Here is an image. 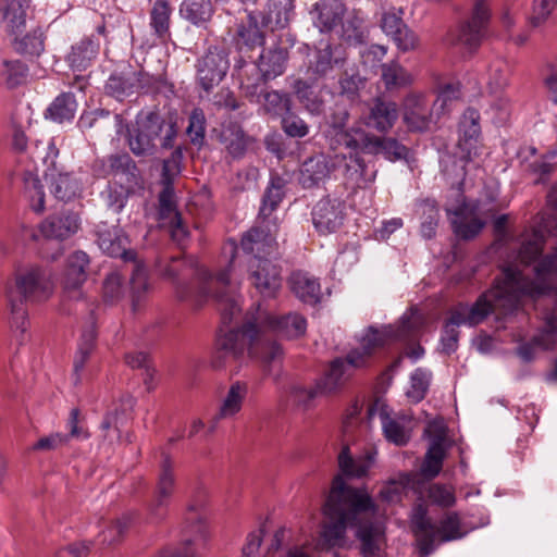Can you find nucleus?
Returning a JSON list of instances; mask_svg holds the SVG:
<instances>
[{
	"label": "nucleus",
	"mask_w": 557,
	"mask_h": 557,
	"mask_svg": "<svg viewBox=\"0 0 557 557\" xmlns=\"http://www.w3.org/2000/svg\"><path fill=\"white\" fill-rule=\"evenodd\" d=\"M228 67L226 52L218 47H210L198 60L197 78L201 88L207 92L211 91L222 82Z\"/></svg>",
	"instance_id": "20"
},
{
	"label": "nucleus",
	"mask_w": 557,
	"mask_h": 557,
	"mask_svg": "<svg viewBox=\"0 0 557 557\" xmlns=\"http://www.w3.org/2000/svg\"><path fill=\"white\" fill-rule=\"evenodd\" d=\"M96 321L95 318L91 315L89 318L87 326L82 331V334L77 343V349L74 355L72 374L74 385L81 384L83 371L91 354L96 349Z\"/></svg>",
	"instance_id": "32"
},
{
	"label": "nucleus",
	"mask_w": 557,
	"mask_h": 557,
	"mask_svg": "<svg viewBox=\"0 0 557 557\" xmlns=\"http://www.w3.org/2000/svg\"><path fill=\"white\" fill-rule=\"evenodd\" d=\"M392 336L388 329L377 330L370 326L360 338V347L350 350L345 359L336 358L326 373L317 382L314 388L307 391L308 398L313 399L319 394H329L342 386L351 375L350 368H361L372 351L383 346Z\"/></svg>",
	"instance_id": "8"
},
{
	"label": "nucleus",
	"mask_w": 557,
	"mask_h": 557,
	"mask_svg": "<svg viewBox=\"0 0 557 557\" xmlns=\"http://www.w3.org/2000/svg\"><path fill=\"white\" fill-rule=\"evenodd\" d=\"M214 13L211 0H183L180 15L196 27H207Z\"/></svg>",
	"instance_id": "41"
},
{
	"label": "nucleus",
	"mask_w": 557,
	"mask_h": 557,
	"mask_svg": "<svg viewBox=\"0 0 557 557\" xmlns=\"http://www.w3.org/2000/svg\"><path fill=\"white\" fill-rule=\"evenodd\" d=\"M403 120L410 132L424 133L435 123L430 101L425 94L411 92L401 103Z\"/></svg>",
	"instance_id": "23"
},
{
	"label": "nucleus",
	"mask_w": 557,
	"mask_h": 557,
	"mask_svg": "<svg viewBox=\"0 0 557 557\" xmlns=\"http://www.w3.org/2000/svg\"><path fill=\"white\" fill-rule=\"evenodd\" d=\"M108 174L124 177L127 183H135L138 177V168L127 152L111 154L107 159Z\"/></svg>",
	"instance_id": "48"
},
{
	"label": "nucleus",
	"mask_w": 557,
	"mask_h": 557,
	"mask_svg": "<svg viewBox=\"0 0 557 557\" xmlns=\"http://www.w3.org/2000/svg\"><path fill=\"white\" fill-rule=\"evenodd\" d=\"M24 193L30 201L32 209L41 213L45 210L44 185L37 172L25 171L23 174Z\"/></svg>",
	"instance_id": "50"
},
{
	"label": "nucleus",
	"mask_w": 557,
	"mask_h": 557,
	"mask_svg": "<svg viewBox=\"0 0 557 557\" xmlns=\"http://www.w3.org/2000/svg\"><path fill=\"white\" fill-rule=\"evenodd\" d=\"M283 197L284 191L281 178H272L262 199L259 219L272 220L271 214L282 201Z\"/></svg>",
	"instance_id": "54"
},
{
	"label": "nucleus",
	"mask_w": 557,
	"mask_h": 557,
	"mask_svg": "<svg viewBox=\"0 0 557 557\" xmlns=\"http://www.w3.org/2000/svg\"><path fill=\"white\" fill-rule=\"evenodd\" d=\"M287 60V50L280 46L263 50L257 65L260 77L264 81H269L282 75L285 71Z\"/></svg>",
	"instance_id": "37"
},
{
	"label": "nucleus",
	"mask_w": 557,
	"mask_h": 557,
	"mask_svg": "<svg viewBox=\"0 0 557 557\" xmlns=\"http://www.w3.org/2000/svg\"><path fill=\"white\" fill-rule=\"evenodd\" d=\"M158 220L165 227L172 240L184 247L188 240L189 232L184 224L181 212L177 210L174 189L162 188L158 197Z\"/></svg>",
	"instance_id": "17"
},
{
	"label": "nucleus",
	"mask_w": 557,
	"mask_h": 557,
	"mask_svg": "<svg viewBox=\"0 0 557 557\" xmlns=\"http://www.w3.org/2000/svg\"><path fill=\"white\" fill-rule=\"evenodd\" d=\"M376 510L366 487H352L341 475H336L323 506V515L329 522L323 525L322 537L332 547H344L347 529L358 524V516L375 513Z\"/></svg>",
	"instance_id": "3"
},
{
	"label": "nucleus",
	"mask_w": 557,
	"mask_h": 557,
	"mask_svg": "<svg viewBox=\"0 0 557 557\" xmlns=\"http://www.w3.org/2000/svg\"><path fill=\"white\" fill-rule=\"evenodd\" d=\"M346 215V202L331 195L318 200L311 210L314 230L324 236L336 233L343 226Z\"/></svg>",
	"instance_id": "13"
},
{
	"label": "nucleus",
	"mask_w": 557,
	"mask_h": 557,
	"mask_svg": "<svg viewBox=\"0 0 557 557\" xmlns=\"http://www.w3.org/2000/svg\"><path fill=\"white\" fill-rule=\"evenodd\" d=\"M493 311H499L490 290L481 294L472 305L458 304L446 321L440 339V351L454 354L458 348L460 325L475 326L482 323Z\"/></svg>",
	"instance_id": "11"
},
{
	"label": "nucleus",
	"mask_w": 557,
	"mask_h": 557,
	"mask_svg": "<svg viewBox=\"0 0 557 557\" xmlns=\"http://www.w3.org/2000/svg\"><path fill=\"white\" fill-rule=\"evenodd\" d=\"M412 478L409 473H400L397 480H389L381 488L380 498L388 504L401 500L403 492L411 484Z\"/></svg>",
	"instance_id": "57"
},
{
	"label": "nucleus",
	"mask_w": 557,
	"mask_h": 557,
	"mask_svg": "<svg viewBox=\"0 0 557 557\" xmlns=\"http://www.w3.org/2000/svg\"><path fill=\"white\" fill-rule=\"evenodd\" d=\"M503 278H497L488 290L500 313H513L523 296L536 297L557 289V250L542 257L534 267V278L525 276L515 267L503 270Z\"/></svg>",
	"instance_id": "5"
},
{
	"label": "nucleus",
	"mask_w": 557,
	"mask_h": 557,
	"mask_svg": "<svg viewBox=\"0 0 557 557\" xmlns=\"http://www.w3.org/2000/svg\"><path fill=\"white\" fill-rule=\"evenodd\" d=\"M309 13L312 25L321 34H331L343 24L347 8L342 0H319Z\"/></svg>",
	"instance_id": "27"
},
{
	"label": "nucleus",
	"mask_w": 557,
	"mask_h": 557,
	"mask_svg": "<svg viewBox=\"0 0 557 557\" xmlns=\"http://www.w3.org/2000/svg\"><path fill=\"white\" fill-rule=\"evenodd\" d=\"M237 249L238 246L234 239L227 240L222 248V253L227 259L226 267L216 275L206 268L196 269L193 285L181 283V277H185L191 271V265L178 257L172 258L171 263L162 269V275L172 280L177 298L189 301L195 307L202 306L213 297L219 305L223 322L230 323L242 310L239 296L228 292L213 293L212 289L215 285L223 288L230 285Z\"/></svg>",
	"instance_id": "2"
},
{
	"label": "nucleus",
	"mask_w": 557,
	"mask_h": 557,
	"mask_svg": "<svg viewBox=\"0 0 557 557\" xmlns=\"http://www.w3.org/2000/svg\"><path fill=\"white\" fill-rule=\"evenodd\" d=\"M183 153L176 149L171 156L163 160L161 184L163 188L174 189V181L182 172Z\"/></svg>",
	"instance_id": "60"
},
{
	"label": "nucleus",
	"mask_w": 557,
	"mask_h": 557,
	"mask_svg": "<svg viewBox=\"0 0 557 557\" xmlns=\"http://www.w3.org/2000/svg\"><path fill=\"white\" fill-rule=\"evenodd\" d=\"M136 515L134 512H127L122 515L116 520L112 521L104 530L99 533V541L102 544H114L119 542L132 523L135 521Z\"/></svg>",
	"instance_id": "52"
},
{
	"label": "nucleus",
	"mask_w": 557,
	"mask_h": 557,
	"mask_svg": "<svg viewBox=\"0 0 557 557\" xmlns=\"http://www.w3.org/2000/svg\"><path fill=\"white\" fill-rule=\"evenodd\" d=\"M471 161L468 160L466 152H460V156L446 152L440 159L442 174L451 181L453 185L455 183L458 185L456 203L447 205L445 212L454 235L461 240L475 238L486 224L484 220L478 216L480 201L469 200L463 195L466 166Z\"/></svg>",
	"instance_id": "7"
},
{
	"label": "nucleus",
	"mask_w": 557,
	"mask_h": 557,
	"mask_svg": "<svg viewBox=\"0 0 557 557\" xmlns=\"http://www.w3.org/2000/svg\"><path fill=\"white\" fill-rule=\"evenodd\" d=\"M461 97L460 83H447L440 87L437 97L433 102V108L437 114L444 113L449 110L451 103Z\"/></svg>",
	"instance_id": "61"
},
{
	"label": "nucleus",
	"mask_w": 557,
	"mask_h": 557,
	"mask_svg": "<svg viewBox=\"0 0 557 557\" xmlns=\"http://www.w3.org/2000/svg\"><path fill=\"white\" fill-rule=\"evenodd\" d=\"M374 461V455L372 453H367L363 456L352 458L349 447L344 446L338 455V467L341 473L337 475H341L344 481H346V478H362L367 475ZM345 483L347 484V482Z\"/></svg>",
	"instance_id": "38"
},
{
	"label": "nucleus",
	"mask_w": 557,
	"mask_h": 557,
	"mask_svg": "<svg viewBox=\"0 0 557 557\" xmlns=\"http://www.w3.org/2000/svg\"><path fill=\"white\" fill-rule=\"evenodd\" d=\"M172 8L168 0H156L150 10L149 25L153 35L165 38L170 35Z\"/></svg>",
	"instance_id": "45"
},
{
	"label": "nucleus",
	"mask_w": 557,
	"mask_h": 557,
	"mask_svg": "<svg viewBox=\"0 0 557 557\" xmlns=\"http://www.w3.org/2000/svg\"><path fill=\"white\" fill-rule=\"evenodd\" d=\"M382 81L386 89L405 87L412 83V76L397 61L382 64Z\"/></svg>",
	"instance_id": "53"
},
{
	"label": "nucleus",
	"mask_w": 557,
	"mask_h": 557,
	"mask_svg": "<svg viewBox=\"0 0 557 557\" xmlns=\"http://www.w3.org/2000/svg\"><path fill=\"white\" fill-rule=\"evenodd\" d=\"M468 532V530H462L459 515L457 512H450L441 520L437 536L441 535V542L445 543L460 540L466 536Z\"/></svg>",
	"instance_id": "59"
},
{
	"label": "nucleus",
	"mask_w": 557,
	"mask_h": 557,
	"mask_svg": "<svg viewBox=\"0 0 557 557\" xmlns=\"http://www.w3.org/2000/svg\"><path fill=\"white\" fill-rule=\"evenodd\" d=\"M46 35L40 26L33 28L13 41L15 51L23 55L39 57L45 51Z\"/></svg>",
	"instance_id": "46"
},
{
	"label": "nucleus",
	"mask_w": 557,
	"mask_h": 557,
	"mask_svg": "<svg viewBox=\"0 0 557 557\" xmlns=\"http://www.w3.org/2000/svg\"><path fill=\"white\" fill-rule=\"evenodd\" d=\"M397 103L383 98H375L366 117V125L379 133H388L398 120Z\"/></svg>",
	"instance_id": "34"
},
{
	"label": "nucleus",
	"mask_w": 557,
	"mask_h": 557,
	"mask_svg": "<svg viewBox=\"0 0 557 557\" xmlns=\"http://www.w3.org/2000/svg\"><path fill=\"white\" fill-rule=\"evenodd\" d=\"M175 492L174 463L170 456L164 455L157 479L156 495L149 506V516L152 521H160L166 515V507Z\"/></svg>",
	"instance_id": "22"
},
{
	"label": "nucleus",
	"mask_w": 557,
	"mask_h": 557,
	"mask_svg": "<svg viewBox=\"0 0 557 557\" xmlns=\"http://www.w3.org/2000/svg\"><path fill=\"white\" fill-rule=\"evenodd\" d=\"M379 418L385 438L397 445L404 446L410 440V432L405 425V419L400 417H392V409L380 399L374 400L367 410L368 422L371 423Z\"/></svg>",
	"instance_id": "21"
},
{
	"label": "nucleus",
	"mask_w": 557,
	"mask_h": 557,
	"mask_svg": "<svg viewBox=\"0 0 557 557\" xmlns=\"http://www.w3.org/2000/svg\"><path fill=\"white\" fill-rule=\"evenodd\" d=\"M77 101L73 92H61L46 110V119L62 124L71 122L76 114Z\"/></svg>",
	"instance_id": "42"
},
{
	"label": "nucleus",
	"mask_w": 557,
	"mask_h": 557,
	"mask_svg": "<svg viewBox=\"0 0 557 557\" xmlns=\"http://www.w3.org/2000/svg\"><path fill=\"white\" fill-rule=\"evenodd\" d=\"M332 157L319 153L306 159L299 169L298 181L304 188H315L324 184L335 170Z\"/></svg>",
	"instance_id": "29"
},
{
	"label": "nucleus",
	"mask_w": 557,
	"mask_h": 557,
	"mask_svg": "<svg viewBox=\"0 0 557 557\" xmlns=\"http://www.w3.org/2000/svg\"><path fill=\"white\" fill-rule=\"evenodd\" d=\"M490 17L488 0H475L471 16L448 34V42L470 52L475 50L482 41Z\"/></svg>",
	"instance_id": "12"
},
{
	"label": "nucleus",
	"mask_w": 557,
	"mask_h": 557,
	"mask_svg": "<svg viewBox=\"0 0 557 557\" xmlns=\"http://www.w3.org/2000/svg\"><path fill=\"white\" fill-rule=\"evenodd\" d=\"M248 281L263 298H274L282 287L281 270L268 258H250Z\"/></svg>",
	"instance_id": "16"
},
{
	"label": "nucleus",
	"mask_w": 557,
	"mask_h": 557,
	"mask_svg": "<svg viewBox=\"0 0 557 557\" xmlns=\"http://www.w3.org/2000/svg\"><path fill=\"white\" fill-rule=\"evenodd\" d=\"M186 134L194 146L201 148L206 139V116L200 108L191 110Z\"/></svg>",
	"instance_id": "58"
},
{
	"label": "nucleus",
	"mask_w": 557,
	"mask_h": 557,
	"mask_svg": "<svg viewBox=\"0 0 557 557\" xmlns=\"http://www.w3.org/2000/svg\"><path fill=\"white\" fill-rule=\"evenodd\" d=\"M480 120V112L468 108L458 124L457 148L460 152H466L468 160H473L479 156V143L482 134Z\"/></svg>",
	"instance_id": "28"
},
{
	"label": "nucleus",
	"mask_w": 557,
	"mask_h": 557,
	"mask_svg": "<svg viewBox=\"0 0 557 557\" xmlns=\"http://www.w3.org/2000/svg\"><path fill=\"white\" fill-rule=\"evenodd\" d=\"M295 14V0H268L259 12L262 26L272 30L286 28Z\"/></svg>",
	"instance_id": "33"
},
{
	"label": "nucleus",
	"mask_w": 557,
	"mask_h": 557,
	"mask_svg": "<svg viewBox=\"0 0 557 557\" xmlns=\"http://www.w3.org/2000/svg\"><path fill=\"white\" fill-rule=\"evenodd\" d=\"M148 74L144 71H135L131 66L123 71H115L110 74L106 83V92L122 101L124 98L136 92L146 85Z\"/></svg>",
	"instance_id": "30"
},
{
	"label": "nucleus",
	"mask_w": 557,
	"mask_h": 557,
	"mask_svg": "<svg viewBox=\"0 0 557 557\" xmlns=\"http://www.w3.org/2000/svg\"><path fill=\"white\" fill-rule=\"evenodd\" d=\"M95 236L98 247L108 256L135 261L136 251L126 248L128 239L120 226L100 222L95 228Z\"/></svg>",
	"instance_id": "24"
},
{
	"label": "nucleus",
	"mask_w": 557,
	"mask_h": 557,
	"mask_svg": "<svg viewBox=\"0 0 557 557\" xmlns=\"http://www.w3.org/2000/svg\"><path fill=\"white\" fill-rule=\"evenodd\" d=\"M234 42L238 50L255 49L264 45L265 36L259 27L258 15L255 11L248 12L246 20L237 24Z\"/></svg>",
	"instance_id": "35"
},
{
	"label": "nucleus",
	"mask_w": 557,
	"mask_h": 557,
	"mask_svg": "<svg viewBox=\"0 0 557 557\" xmlns=\"http://www.w3.org/2000/svg\"><path fill=\"white\" fill-rule=\"evenodd\" d=\"M221 141L231 156L240 158L247 149L248 138L240 125L230 123L221 131Z\"/></svg>",
	"instance_id": "47"
},
{
	"label": "nucleus",
	"mask_w": 557,
	"mask_h": 557,
	"mask_svg": "<svg viewBox=\"0 0 557 557\" xmlns=\"http://www.w3.org/2000/svg\"><path fill=\"white\" fill-rule=\"evenodd\" d=\"M247 394L248 386L246 383L239 381L232 383L220 405L216 419H230L235 417L242 410Z\"/></svg>",
	"instance_id": "44"
},
{
	"label": "nucleus",
	"mask_w": 557,
	"mask_h": 557,
	"mask_svg": "<svg viewBox=\"0 0 557 557\" xmlns=\"http://www.w3.org/2000/svg\"><path fill=\"white\" fill-rule=\"evenodd\" d=\"M430 445L421 465L420 471L428 479L436 478L443 468L449 445L447 444V428L443 421H433L428 425Z\"/></svg>",
	"instance_id": "18"
},
{
	"label": "nucleus",
	"mask_w": 557,
	"mask_h": 557,
	"mask_svg": "<svg viewBox=\"0 0 557 557\" xmlns=\"http://www.w3.org/2000/svg\"><path fill=\"white\" fill-rule=\"evenodd\" d=\"M29 5L30 0H11L8 3L5 18L8 21V30L11 35L21 34L25 29Z\"/></svg>",
	"instance_id": "51"
},
{
	"label": "nucleus",
	"mask_w": 557,
	"mask_h": 557,
	"mask_svg": "<svg viewBox=\"0 0 557 557\" xmlns=\"http://www.w3.org/2000/svg\"><path fill=\"white\" fill-rule=\"evenodd\" d=\"M132 274H131V289L137 299H139L149 289L148 270L143 261L135 258Z\"/></svg>",
	"instance_id": "64"
},
{
	"label": "nucleus",
	"mask_w": 557,
	"mask_h": 557,
	"mask_svg": "<svg viewBox=\"0 0 557 557\" xmlns=\"http://www.w3.org/2000/svg\"><path fill=\"white\" fill-rule=\"evenodd\" d=\"M292 292L302 302L315 305L321 300V286L317 278L306 272L297 271L289 277Z\"/></svg>",
	"instance_id": "40"
},
{
	"label": "nucleus",
	"mask_w": 557,
	"mask_h": 557,
	"mask_svg": "<svg viewBox=\"0 0 557 557\" xmlns=\"http://www.w3.org/2000/svg\"><path fill=\"white\" fill-rule=\"evenodd\" d=\"M90 259L83 250H76L65 259L61 273L62 294L66 299L81 300L84 298L83 286L88 277Z\"/></svg>",
	"instance_id": "14"
},
{
	"label": "nucleus",
	"mask_w": 557,
	"mask_h": 557,
	"mask_svg": "<svg viewBox=\"0 0 557 557\" xmlns=\"http://www.w3.org/2000/svg\"><path fill=\"white\" fill-rule=\"evenodd\" d=\"M278 223L276 219H259L258 224L248 230L242 237L240 247L250 258H267L276 247Z\"/></svg>",
	"instance_id": "15"
},
{
	"label": "nucleus",
	"mask_w": 557,
	"mask_h": 557,
	"mask_svg": "<svg viewBox=\"0 0 557 557\" xmlns=\"http://www.w3.org/2000/svg\"><path fill=\"white\" fill-rule=\"evenodd\" d=\"M343 159L345 160L344 182L348 188L352 190L367 188L375 181L376 171L368 166L359 152L350 151L349 157L344 156Z\"/></svg>",
	"instance_id": "31"
},
{
	"label": "nucleus",
	"mask_w": 557,
	"mask_h": 557,
	"mask_svg": "<svg viewBox=\"0 0 557 557\" xmlns=\"http://www.w3.org/2000/svg\"><path fill=\"white\" fill-rule=\"evenodd\" d=\"M356 528V537L360 541V553L362 557H381L379 540L381 537L380 529L373 522L361 523L358 516Z\"/></svg>",
	"instance_id": "43"
},
{
	"label": "nucleus",
	"mask_w": 557,
	"mask_h": 557,
	"mask_svg": "<svg viewBox=\"0 0 557 557\" xmlns=\"http://www.w3.org/2000/svg\"><path fill=\"white\" fill-rule=\"evenodd\" d=\"M290 98L286 92L271 90L263 96V109L273 117H283L290 111Z\"/></svg>",
	"instance_id": "55"
},
{
	"label": "nucleus",
	"mask_w": 557,
	"mask_h": 557,
	"mask_svg": "<svg viewBox=\"0 0 557 557\" xmlns=\"http://www.w3.org/2000/svg\"><path fill=\"white\" fill-rule=\"evenodd\" d=\"M410 525L417 537L420 554L423 556L432 554L436 549L437 529L429 518L428 507L423 502L412 508Z\"/></svg>",
	"instance_id": "26"
},
{
	"label": "nucleus",
	"mask_w": 557,
	"mask_h": 557,
	"mask_svg": "<svg viewBox=\"0 0 557 557\" xmlns=\"http://www.w3.org/2000/svg\"><path fill=\"white\" fill-rule=\"evenodd\" d=\"M165 134L162 138L161 146L170 149L174 145L177 135L176 124L166 123L164 117L157 111L140 110L128 129L126 136L127 145L136 157L152 156L156 152L157 140L160 138L162 131Z\"/></svg>",
	"instance_id": "9"
},
{
	"label": "nucleus",
	"mask_w": 557,
	"mask_h": 557,
	"mask_svg": "<svg viewBox=\"0 0 557 557\" xmlns=\"http://www.w3.org/2000/svg\"><path fill=\"white\" fill-rule=\"evenodd\" d=\"M381 28L401 52L414 50L419 45L416 33L405 24L401 10L398 12L395 9L385 11L381 18Z\"/></svg>",
	"instance_id": "25"
},
{
	"label": "nucleus",
	"mask_w": 557,
	"mask_h": 557,
	"mask_svg": "<svg viewBox=\"0 0 557 557\" xmlns=\"http://www.w3.org/2000/svg\"><path fill=\"white\" fill-rule=\"evenodd\" d=\"M321 47L317 48L312 55L309 54L307 75L309 78L317 81L327 75L335 64H338L341 60L334 58L333 47L329 41H321Z\"/></svg>",
	"instance_id": "39"
},
{
	"label": "nucleus",
	"mask_w": 557,
	"mask_h": 557,
	"mask_svg": "<svg viewBox=\"0 0 557 557\" xmlns=\"http://www.w3.org/2000/svg\"><path fill=\"white\" fill-rule=\"evenodd\" d=\"M341 26V36L349 44H362L366 40V30L363 26V18L358 14L352 13L347 15L346 20L343 18Z\"/></svg>",
	"instance_id": "56"
},
{
	"label": "nucleus",
	"mask_w": 557,
	"mask_h": 557,
	"mask_svg": "<svg viewBox=\"0 0 557 557\" xmlns=\"http://www.w3.org/2000/svg\"><path fill=\"white\" fill-rule=\"evenodd\" d=\"M432 382V372L426 368L414 369L409 379V387L406 396L413 404L422 401L430 388Z\"/></svg>",
	"instance_id": "49"
},
{
	"label": "nucleus",
	"mask_w": 557,
	"mask_h": 557,
	"mask_svg": "<svg viewBox=\"0 0 557 557\" xmlns=\"http://www.w3.org/2000/svg\"><path fill=\"white\" fill-rule=\"evenodd\" d=\"M98 52L99 42L91 37H85L71 47L65 61L72 71L82 72L91 65Z\"/></svg>",
	"instance_id": "36"
},
{
	"label": "nucleus",
	"mask_w": 557,
	"mask_h": 557,
	"mask_svg": "<svg viewBox=\"0 0 557 557\" xmlns=\"http://www.w3.org/2000/svg\"><path fill=\"white\" fill-rule=\"evenodd\" d=\"M81 216L72 210H64L57 214H50L38 225V233L32 232L30 238L64 240L75 235L81 228Z\"/></svg>",
	"instance_id": "19"
},
{
	"label": "nucleus",
	"mask_w": 557,
	"mask_h": 557,
	"mask_svg": "<svg viewBox=\"0 0 557 557\" xmlns=\"http://www.w3.org/2000/svg\"><path fill=\"white\" fill-rule=\"evenodd\" d=\"M307 320L299 313H288L280 318L258 315L248 319L242 326L231 329L216 339V354L223 360H215L222 367L227 359L240 361L247 355L270 363L283 355L281 345L272 339V333L293 339L302 336Z\"/></svg>",
	"instance_id": "1"
},
{
	"label": "nucleus",
	"mask_w": 557,
	"mask_h": 557,
	"mask_svg": "<svg viewBox=\"0 0 557 557\" xmlns=\"http://www.w3.org/2000/svg\"><path fill=\"white\" fill-rule=\"evenodd\" d=\"M348 111L336 107L324 132L325 139L332 149L343 147L354 152L383 154L388 161H397L406 157L407 148L396 138L377 137L361 127H347Z\"/></svg>",
	"instance_id": "6"
},
{
	"label": "nucleus",
	"mask_w": 557,
	"mask_h": 557,
	"mask_svg": "<svg viewBox=\"0 0 557 557\" xmlns=\"http://www.w3.org/2000/svg\"><path fill=\"white\" fill-rule=\"evenodd\" d=\"M423 214H428V219L421 223L420 233L425 239H432L436 235L440 212L435 200L425 199L421 202Z\"/></svg>",
	"instance_id": "62"
},
{
	"label": "nucleus",
	"mask_w": 557,
	"mask_h": 557,
	"mask_svg": "<svg viewBox=\"0 0 557 557\" xmlns=\"http://www.w3.org/2000/svg\"><path fill=\"white\" fill-rule=\"evenodd\" d=\"M36 157L45 166L44 178L50 194L62 202H71L82 197L84 184L74 171H65L58 162L59 148L54 139L36 144Z\"/></svg>",
	"instance_id": "10"
},
{
	"label": "nucleus",
	"mask_w": 557,
	"mask_h": 557,
	"mask_svg": "<svg viewBox=\"0 0 557 557\" xmlns=\"http://www.w3.org/2000/svg\"><path fill=\"white\" fill-rule=\"evenodd\" d=\"M428 497L433 505L449 508L456 504L453 486L442 483H432L428 487Z\"/></svg>",
	"instance_id": "63"
},
{
	"label": "nucleus",
	"mask_w": 557,
	"mask_h": 557,
	"mask_svg": "<svg viewBox=\"0 0 557 557\" xmlns=\"http://www.w3.org/2000/svg\"><path fill=\"white\" fill-rule=\"evenodd\" d=\"M54 289L55 278L50 265L32 263L16 268L4 286L12 331L24 336L29 325L25 305L46 302L52 297Z\"/></svg>",
	"instance_id": "4"
}]
</instances>
